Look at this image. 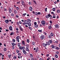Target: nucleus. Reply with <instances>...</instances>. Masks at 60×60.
Listing matches in <instances>:
<instances>
[{
    "mask_svg": "<svg viewBox=\"0 0 60 60\" xmlns=\"http://www.w3.org/2000/svg\"><path fill=\"white\" fill-rule=\"evenodd\" d=\"M50 17V19H52V16L49 14L48 15H46L45 16L46 19H49Z\"/></svg>",
    "mask_w": 60,
    "mask_h": 60,
    "instance_id": "1",
    "label": "nucleus"
},
{
    "mask_svg": "<svg viewBox=\"0 0 60 60\" xmlns=\"http://www.w3.org/2000/svg\"><path fill=\"white\" fill-rule=\"evenodd\" d=\"M20 38V36H18L16 38V39L18 42H19V39Z\"/></svg>",
    "mask_w": 60,
    "mask_h": 60,
    "instance_id": "2",
    "label": "nucleus"
},
{
    "mask_svg": "<svg viewBox=\"0 0 60 60\" xmlns=\"http://www.w3.org/2000/svg\"><path fill=\"white\" fill-rule=\"evenodd\" d=\"M41 23L42 24V25L43 26H44L45 25V21H44L42 20L41 21Z\"/></svg>",
    "mask_w": 60,
    "mask_h": 60,
    "instance_id": "3",
    "label": "nucleus"
},
{
    "mask_svg": "<svg viewBox=\"0 0 60 60\" xmlns=\"http://www.w3.org/2000/svg\"><path fill=\"white\" fill-rule=\"evenodd\" d=\"M36 50L35 51V52H36V53H37L38 51V47H37L36 49L35 48H34V50H36Z\"/></svg>",
    "mask_w": 60,
    "mask_h": 60,
    "instance_id": "4",
    "label": "nucleus"
},
{
    "mask_svg": "<svg viewBox=\"0 0 60 60\" xmlns=\"http://www.w3.org/2000/svg\"><path fill=\"white\" fill-rule=\"evenodd\" d=\"M13 28H12V27L11 26H10L9 27V29L10 31H13Z\"/></svg>",
    "mask_w": 60,
    "mask_h": 60,
    "instance_id": "5",
    "label": "nucleus"
},
{
    "mask_svg": "<svg viewBox=\"0 0 60 60\" xmlns=\"http://www.w3.org/2000/svg\"><path fill=\"white\" fill-rule=\"evenodd\" d=\"M53 41L54 43L55 44H58V41L57 40H54Z\"/></svg>",
    "mask_w": 60,
    "mask_h": 60,
    "instance_id": "6",
    "label": "nucleus"
},
{
    "mask_svg": "<svg viewBox=\"0 0 60 60\" xmlns=\"http://www.w3.org/2000/svg\"><path fill=\"white\" fill-rule=\"evenodd\" d=\"M19 49H25V47L24 46H22H22H20V47H19Z\"/></svg>",
    "mask_w": 60,
    "mask_h": 60,
    "instance_id": "7",
    "label": "nucleus"
},
{
    "mask_svg": "<svg viewBox=\"0 0 60 60\" xmlns=\"http://www.w3.org/2000/svg\"><path fill=\"white\" fill-rule=\"evenodd\" d=\"M44 35H42L40 36V39H41V40L44 39Z\"/></svg>",
    "mask_w": 60,
    "mask_h": 60,
    "instance_id": "8",
    "label": "nucleus"
},
{
    "mask_svg": "<svg viewBox=\"0 0 60 60\" xmlns=\"http://www.w3.org/2000/svg\"><path fill=\"white\" fill-rule=\"evenodd\" d=\"M55 28H59V25L58 24H56L55 25Z\"/></svg>",
    "mask_w": 60,
    "mask_h": 60,
    "instance_id": "9",
    "label": "nucleus"
},
{
    "mask_svg": "<svg viewBox=\"0 0 60 60\" xmlns=\"http://www.w3.org/2000/svg\"><path fill=\"white\" fill-rule=\"evenodd\" d=\"M21 3L22 4V5H23L24 6V5H25V2L24 1H23V0H22L21 1Z\"/></svg>",
    "mask_w": 60,
    "mask_h": 60,
    "instance_id": "10",
    "label": "nucleus"
},
{
    "mask_svg": "<svg viewBox=\"0 0 60 60\" xmlns=\"http://www.w3.org/2000/svg\"><path fill=\"white\" fill-rule=\"evenodd\" d=\"M22 51L24 54H25V55H26V50L23 49Z\"/></svg>",
    "mask_w": 60,
    "mask_h": 60,
    "instance_id": "11",
    "label": "nucleus"
},
{
    "mask_svg": "<svg viewBox=\"0 0 60 60\" xmlns=\"http://www.w3.org/2000/svg\"><path fill=\"white\" fill-rule=\"evenodd\" d=\"M22 44L24 46H25V41H22Z\"/></svg>",
    "mask_w": 60,
    "mask_h": 60,
    "instance_id": "12",
    "label": "nucleus"
},
{
    "mask_svg": "<svg viewBox=\"0 0 60 60\" xmlns=\"http://www.w3.org/2000/svg\"><path fill=\"white\" fill-rule=\"evenodd\" d=\"M8 11H9V12L10 13H11V9L10 8H9L8 9Z\"/></svg>",
    "mask_w": 60,
    "mask_h": 60,
    "instance_id": "13",
    "label": "nucleus"
},
{
    "mask_svg": "<svg viewBox=\"0 0 60 60\" xmlns=\"http://www.w3.org/2000/svg\"><path fill=\"white\" fill-rule=\"evenodd\" d=\"M50 35H51V36H52V37H53V36L54 35V33H53V32H51V33Z\"/></svg>",
    "mask_w": 60,
    "mask_h": 60,
    "instance_id": "14",
    "label": "nucleus"
},
{
    "mask_svg": "<svg viewBox=\"0 0 60 60\" xmlns=\"http://www.w3.org/2000/svg\"><path fill=\"white\" fill-rule=\"evenodd\" d=\"M24 24L26 25H27L28 24V22L26 20H24Z\"/></svg>",
    "mask_w": 60,
    "mask_h": 60,
    "instance_id": "15",
    "label": "nucleus"
},
{
    "mask_svg": "<svg viewBox=\"0 0 60 60\" xmlns=\"http://www.w3.org/2000/svg\"><path fill=\"white\" fill-rule=\"evenodd\" d=\"M43 45L44 47H47V44H45V43H44L43 44Z\"/></svg>",
    "mask_w": 60,
    "mask_h": 60,
    "instance_id": "16",
    "label": "nucleus"
},
{
    "mask_svg": "<svg viewBox=\"0 0 60 60\" xmlns=\"http://www.w3.org/2000/svg\"><path fill=\"white\" fill-rule=\"evenodd\" d=\"M5 22L6 23H7V24H8V22H9V20L8 19H7L6 20H5Z\"/></svg>",
    "mask_w": 60,
    "mask_h": 60,
    "instance_id": "17",
    "label": "nucleus"
},
{
    "mask_svg": "<svg viewBox=\"0 0 60 60\" xmlns=\"http://www.w3.org/2000/svg\"><path fill=\"white\" fill-rule=\"evenodd\" d=\"M49 41L50 44H52V42H53V41H52V40H49Z\"/></svg>",
    "mask_w": 60,
    "mask_h": 60,
    "instance_id": "18",
    "label": "nucleus"
},
{
    "mask_svg": "<svg viewBox=\"0 0 60 60\" xmlns=\"http://www.w3.org/2000/svg\"><path fill=\"white\" fill-rule=\"evenodd\" d=\"M17 58V56H14L13 58V59H14L15 60V59H16Z\"/></svg>",
    "mask_w": 60,
    "mask_h": 60,
    "instance_id": "19",
    "label": "nucleus"
},
{
    "mask_svg": "<svg viewBox=\"0 0 60 60\" xmlns=\"http://www.w3.org/2000/svg\"><path fill=\"white\" fill-rule=\"evenodd\" d=\"M30 10V11H33V8L32 7H30L29 8Z\"/></svg>",
    "mask_w": 60,
    "mask_h": 60,
    "instance_id": "20",
    "label": "nucleus"
},
{
    "mask_svg": "<svg viewBox=\"0 0 60 60\" xmlns=\"http://www.w3.org/2000/svg\"><path fill=\"white\" fill-rule=\"evenodd\" d=\"M12 44L13 46H16V44H17L15 43H15H12Z\"/></svg>",
    "mask_w": 60,
    "mask_h": 60,
    "instance_id": "21",
    "label": "nucleus"
},
{
    "mask_svg": "<svg viewBox=\"0 0 60 60\" xmlns=\"http://www.w3.org/2000/svg\"><path fill=\"white\" fill-rule=\"evenodd\" d=\"M28 25L29 26H31V23L29 22V23H28Z\"/></svg>",
    "mask_w": 60,
    "mask_h": 60,
    "instance_id": "22",
    "label": "nucleus"
},
{
    "mask_svg": "<svg viewBox=\"0 0 60 60\" xmlns=\"http://www.w3.org/2000/svg\"><path fill=\"white\" fill-rule=\"evenodd\" d=\"M27 21L28 22H30L31 21V19H27Z\"/></svg>",
    "mask_w": 60,
    "mask_h": 60,
    "instance_id": "23",
    "label": "nucleus"
},
{
    "mask_svg": "<svg viewBox=\"0 0 60 60\" xmlns=\"http://www.w3.org/2000/svg\"><path fill=\"white\" fill-rule=\"evenodd\" d=\"M30 58H33V55H32L31 54H30Z\"/></svg>",
    "mask_w": 60,
    "mask_h": 60,
    "instance_id": "24",
    "label": "nucleus"
},
{
    "mask_svg": "<svg viewBox=\"0 0 60 60\" xmlns=\"http://www.w3.org/2000/svg\"><path fill=\"white\" fill-rule=\"evenodd\" d=\"M14 32H12L10 34V35H14Z\"/></svg>",
    "mask_w": 60,
    "mask_h": 60,
    "instance_id": "25",
    "label": "nucleus"
},
{
    "mask_svg": "<svg viewBox=\"0 0 60 60\" xmlns=\"http://www.w3.org/2000/svg\"><path fill=\"white\" fill-rule=\"evenodd\" d=\"M34 26L35 28H38V25L37 24L34 25Z\"/></svg>",
    "mask_w": 60,
    "mask_h": 60,
    "instance_id": "26",
    "label": "nucleus"
},
{
    "mask_svg": "<svg viewBox=\"0 0 60 60\" xmlns=\"http://www.w3.org/2000/svg\"><path fill=\"white\" fill-rule=\"evenodd\" d=\"M14 13H15V14H17V10H14Z\"/></svg>",
    "mask_w": 60,
    "mask_h": 60,
    "instance_id": "27",
    "label": "nucleus"
},
{
    "mask_svg": "<svg viewBox=\"0 0 60 60\" xmlns=\"http://www.w3.org/2000/svg\"><path fill=\"white\" fill-rule=\"evenodd\" d=\"M46 44L48 45V46L50 45V43H49V42H46Z\"/></svg>",
    "mask_w": 60,
    "mask_h": 60,
    "instance_id": "28",
    "label": "nucleus"
},
{
    "mask_svg": "<svg viewBox=\"0 0 60 60\" xmlns=\"http://www.w3.org/2000/svg\"><path fill=\"white\" fill-rule=\"evenodd\" d=\"M52 28V27L51 26H49L48 27V29L49 30L51 29Z\"/></svg>",
    "mask_w": 60,
    "mask_h": 60,
    "instance_id": "29",
    "label": "nucleus"
},
{
    "mask_svg": "<svg viewBox=\"0 0 60 60\" xmlns=\"http://www.w3.org/2000/svg\"><path fill=\"white\" fill-rule=\"evenodd\" d=\"M20 30L21 31H23V29L21 27V26H20Z\"/></svg>",
    "mask_w": 60,
    "mask_h": 60,
    "instance_id": "30",
    "label": "nucleus"
},
{
    "mask_svg": "<svg viewBox=\"0 0 60 60\" xmlns=\"http://www.w3.org/2000/svg\"><path fill=\"white\" fill-rule=\"evenodd\" d=\"M52 37L50 35H49V38L50 39H51V38H52Z\"/></svg>",
    "mask_w": 60,
    "mask_h": 60,
    "instance_id": "31",
    "label": "nucleus"
},
{
    "mask_svg": "<svg viewBox=\"0 0 60 60\" xmlns=\"http://www.w3.org/2000/svg\"><path fill=\"white\" fill-rule=\"evenodd\" d=\"M7 49L6 48H4V51L5 52L6 51Z\"/></svg>",
    "mask_w": 60,
    "mask_h": 60,
    "instance_id": "32",
    "label": "nucleus"
},
{
    "mask_svg": "<svg viewBox=\"0 0 60 60\" xmlns=\"http://www.w3.org/2000/svg\"><path fill=\"white\" fill-rule=\"evenodd\" d=\"M56 11L57 13H60V11L59 9H58Z\"/></svg>",
    "mask_w": 60,
    "mask_h": 60,
    "instance_id": "33",
    "label": "nucleus"
},
{
    "mask_svg": "<svg viewBox=\"0 0 60 60\" xmlns=\"http://www.w3.org/2000/svg\"><path fill=\"white\" fill-rule=\"evenodd\" d=\"M32 44L33 45H35V42H33L32 43Z\"/></svg>",
    "mask_w": 60,
    "mask_h": 60,
    "instance_id": "34",
    "label": "nucleus"
},
{
    "mask_svg": "<svg viewBox=\"0 0 60 60\" xmlns=\"http://www.w3.org/2000/svg\"><path fill=\"white\" fill-rule=\"evenodd\" d=\"M18 47H20V44L19 43H18Z\"/></svg>",
    "mask_w": 60,
    "mask_h": 60,
    "instance_id": "35",
    "label": "nucleus"
},
{
    "mask_svg": "<svg viewBox=\"0 0 60 60\" xmlns=\"http://www.w3.org/2000/svg\"><path fill=\"white\" fill-rule=\"evenodd\" d=\"M38 31L40 33H42V30H38Z\"/></svg>",
    "mask_w": 60,
    "mask_h": 60,
    "instance_id": "36",
    "label": "nucleus"
},
{
    "mask_svg": "<svg viewBox=\"0 0 60 60\" xmlns=\"http://www.w3.org/2000/svg\"><path fill=\"white\" fill-rule=\"evenodd\" d=\"M51 47L52 49H54V45H52Z\"/></svg>",
    "mask_w": 60,
    "mask_h": 60,
    "instance_id": "37",
    "label": "nucleus"
},
{
    "mask_svg": "<svg viewBox=\"0 0 60 60\" xmlns=\"http://www.w3.org/2000/svg\"><path fill=\"white\" fill-rule=\"evenodd\" d=\"M28 28L30 30H32V29L33 28H32V27H28Z\"/></svg>",
    "mask_w": 60,
    "mask_h": 60,
    "instance_id": "38",
    "label": "nucleus"
},
{
    "mask_svg": "<svg viewBox=\"0 0 60 60\" xmlns=\"http://www.w3.org/2000/svg\"><path fill=\"white\" fill-rule=\"evenodd\" d=\"M16 41V40L15 39H13L12 40V41L13 42H15Z\"/></svg>",
    "mask_w": 60,
    "mask_h": 60,
    "instance_id": "39",
    "label": "nucleus"
},
{
    "mask_svg": "<svg viewBox=\"0 0 60 60\" xmlns=\"http://www.w3.org/2000/svg\"><path fill=\"white\" fill-rule=\"evenodd\" d=\"M26 15V13L23 14L22 15V16H25V15Z\"/></svg>",
    "mask_w": 60,
    "mask_h": 60,
    "instance_id": "40",
    "label": "nucleus"
},
{
    "mask_svg": "<svg viewBox=\"0 0 60 60\" xmlns=\"http://www.w3.org/2000/svg\"><path fill=\"white\" fill-rule=\"evenodd\" d=\"M35 15H36V16H37V15H38V13H37V12H35Z\"/></svg>",
    "mask_w": 60,
    "mask_h": 60,
    "instance_id": "41",
    "label": "nucleus"
},
{
    "mask_svg": "<svg viewBox=\"0 0 60 60\" xmlns=\"http://www.w3.org/2000/svg\"><path fill=\"white\" fill-rule=\"evenodd\" d=\"M26 50L27 51H28L29 49H28V47H26Z\"/></svg>",
    "mask_w": 60,
    "mask_h": 60,
    "instance_id": "42",
    "label": "nucleus"
},
{
    "mask_svg": "<svg viewBox=\"0 0 60 60\" xmlns=\"http://www.w3.org/2000/svg\"><path fill=\"white\" fill-rule=\"evenodd\" d=\"M56 54H57V55H58V54H59V52L57 51L56 52Z\"/></svg>",
    "mask_w": 60,
    "mask_h": 60,
    "instance_id": "43",
    "label": "nucleus"
},
{
    "mask_svg": "<svg viewBox=\"0 0 60 60\" xmlns=\"http://www.w3.org/2000/svg\"><path fill=\"white\" fill-rule=\"evenodd\" d=\"M33 2L35 4H37V3H36V1L35 0H33Z\"/></svg>",
    "mask_w": 60,
    "mask_h": 60,
    "instance_id": "44",
    "label": "nucleus"
},
{
    "mask_svg": "<svg viewBox=\"0 0 60 60\" xmlns=\"http://www.w3.org/2000/svg\"><path fill=\"white\" fill-rule=\"evenodd\" d=\"M17 10H19V8L18 7H17L16 8Z\"/></svg>",
    "mask_w": 60,
    "mask_h": 60,
    "instance_id": "45",
    "label": "nucleus"
},
{
    "mask_svg": "<svg viewBox=\"0 0 60 60\" xmlns=\"http://www.w3.org/2000/svg\"><path fill=\"white\" fill-rule=\"evenodd\" d=\"M20 1H19V2H17L16 3V4H20Z\"/></svg>",
    "mask_w": 60,
    "mask_h": 60,
    "instance_id": "46",
    "label": "nucleus"
},
{
    "mask_svg": "<svg viewBox=\"0 0 60 60\" xmlns=\"http://www.w3.org/2000/svg\"><path fill=\"white\" fill-rule=\"evenodd\" d=\"M3 10L4 11H7V9L4 8V9Z\"/></svg>",
    "mask_w": 60,
    "mask_h": 60,
    "instance_id": "47",
    "label": "nucleus"
},
{
    "mask_svg": "<svg viewBox=\"0 0 60 60\" xmlns=\"http://www.w3.org/2000/svg\"><path fill=\"white\" fill-rule=\"evenodd\" d=\"M55 56L56 58H58V56H57V55H55Z\"/></svg>",
    "mask_w": 60,
    "mask_h": 60,
    "instance_id": "48",
    "label": "nucleus"
},
{
    "mask_svg": "<svg viewBox=\"0 0 60 60\" xmlns=\"http://www.w3.org/2000/svg\"><path fill=\"white\" fill-rule=\"evenodd\" d=\"M14 46H12V50H14Z\"/></svg>",
    "mask_w": 60,
    "mask_h": 60,
    "instance_id": "49",
    "label": "nucleus"
},
{
    "mask_svg": "<svg viewBox=\"0 0 60 60\" xmlns=\"http://www.w3.org/2000/svg\"><path fill=\"white\" fill-rule=\"evenodd\" d=\"M27 42L28 43H29V40L28 39H27Z\"/></svg>",
    "mask_w": 60,
    "mask_h": 60,
    "instance_id": "50",
    "label": "nucleus"
},
{
    "mask_svg": "<svg viewBox=\"0 0 60 60\" xmlns=\"http://www.w3.org/2000/svg\"><path fill=\"white\" fill-rule=\"evenodd\" d=\"M21 53H18V55L19 56H21Z\"/></svg>",
    "mask_w": 60,
    "mask_h": 60,
    "instance_id": "51",
    "label": "nucleus"
},
{
    "mask_svg": "<svg viewBox=\"0 0 60 60\" xmlns=\"http://www.w3.org/2000/svg\"><path fill=\"white\" fill-rule=\"evenodd\" d=\"M45 11H47V8H46L45 9Z\"/></svg>",
    "mask_w": 60,
    "mask_h": 60,
    "instance_id": "52",
    "label": "nucleus"
},
{
    "mask_svg": "<svg viewBox=\"0 0 60 60\" xmlns=\"http://www.w3.org/2000/svg\"><path fill=\"white\" fill-rule=\"evenodd\" d=\"M55 8H52V10L54 11H55Z\"/></svg>",
    "mask_w": 60,
    "mask_h": 60,
    "instance_id": "53",
    "label": "nucleus"
},
{
    "mask_svg": "<svg viewBox=\"0 0 60 60\" xmlns=\"http://www.w3.org/2000/svg\"><path fill=\"white\" fill-rule=\"evenodd\" d=\"M16 52L17 53H19V50H17Z\"/></svg>",
    "mask_w": 60,
    "mask_h": 60,
    "instance_id": "54",
    "label": "nucleus"
},
{
    "mask_svg": "<svg viewBox=\"0 0 60 60\" xmlns=\"http://www.w3.org/2000/svg\"><path fill=\"white\" fill-rule=\"evenodd\" d=\"M56 49H57V50H58V49H59V48H58V47H57L56 48Z\"/></svg>",
    "mask_w": 60,
    "mask_h": 60,
    "instance_id": "55",
    "label": "nucleus"
},
{
    "mask_svg": "<svg viewBox=\"0 0 60 60\" xmlns=\"http://www.w3.org/2000/svg\"><path fill=\"white\" fill-rule=\"evenodd\" d=\"M40 15L41 14V12H38V15Z\"/></svg>",
    "mask_w": 60,
    "mask_h": 60,
    "instance_id": "56",
    "label": "nucleus"
},
{
    "mask_svg": "<svg viewBox=\"0 0 60 60\" xmlns=\"http://www.w3.org/2000/svg\"><path fill=\"white\" fill-rule=\"evenodd\" d=\"M19 23L20 24H22V22L20 21H19Z\"/></svg>",
    "mask_w": 60,
    "mask_h": 60,
    "instance_id": "57",
    "label": "nucleus"
},
{
    "mask_svg": "<svg viewBox=\"0 0 60 60\" xmlns=\"http://www.w3.org/2000/svg\"><path fill=\"white\" fill-rule=\"evenodd\" d=\"M34 25H37V22H35L34 23Z\"/></svg>",
    "mask_w": 60,
    "mask_h": 60,
    "instance_id": "58",
    "label": "nucleus"
},
{
    "mask_svg": "<svg viewBox=\"0 0 60 60\" xmlns=\"http://www.w3.org/2000/svg\"><path fill=\"white\" fill-rule=\"evenodd\" d=\"M38 24H40V21H39V20H38Z\"/></svg>",
    "mask_w": 60,
    "mask_h": 60,
    "instance_id": "59",
    "label": "nucleus"
},
{
    "mask_svg": "<svg viewBox=\"0 0 60 60\" xmlns=\"http://www.w3.org/2000/svg\"><path fill=\"white\" fill-rule=\"evenodd\" d=\"M60 2V1L59 0H57V3H59V2Z\"/></svg>",
    "mask_w": 60,
    "mask_h": 60,
    "instance_id": "60",
    "label": "nucleus"
},
{
    "mask_svg": "<svg viewBox=\"0 0 60 60\" xmlns=\"http://www.w3.org/2000/svg\"><path fill=\"white\" fill-rule=\"evenodd\" d=\"M8 57L9 58H11V56H10V54H9L8 55Z\"/></svg>",
    "mask_w": 60,
    "mask_h": 60,
    "instance_id": "61",
    "label": "nucleus"
},
{
    "mask_svg": "<svg viewBox=\"0 0 60 60\" xmlns=\"http://www.w3.org/2000/svg\"><path fill=\"white\" fill-rule=\"evenodd\" d=\"M11 15L13 17L14 16V14L12 13L11 14Z\"/></svg>",
    "mask_w": 60,
    "mask_h": 60,
    "instance_id": "62",
    "label": "nucleus"
},
{
    "mask_svg": "<svg viewBox=\"0 0 60 60\" xmlns=\"http://www.w3.org/2000/svg\"><path fill=\"white\" fill-rule=\"evenodd\" d=\"M29 4L30 5H31V2H29Z\"/></svg>",
    "mask_w": 60,
    "mask_h": 60,
    "instance_id": "63",
    "label": "nucleus"
},
{
    "mask_svg": "<svg viewBox=\"0 0 60 60\" xmlns=\"http://www.w3.org/2000/svg\"><path fill=\"white\" fill-rule=\"evenodd\" d=\"M39 60H43V59L42 58H40L39 59Z\"/></svg>",
    "mask_w": 60,
    "mask_h": 60,
    "instance_id": "64",
    "label": "nucleus"
}]
</instances>
